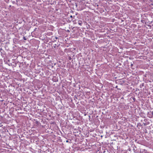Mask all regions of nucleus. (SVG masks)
<instances>
[{"label":"nucleus","mask_w":153,"mask_h":153,"mask_svg":"<svg viewBox=\"0 0 153 153\" xmlns=\"http://www.w3.org/2000/svg\"><path fill=\"white\" fill-rule=\"evenodd\" d=\"M141 122L143 123L144 126H146L149 124V122L146 119H144L143 120H142Z\"/></svg>","instance_id":"obj_1"},{"label":"nucleus","mask_w":153,"mask_h":153,"mask_svg":"<svg viewBox=\"0 0 153 153\" xmlns=\"http://www.w3.org/2000/svg\"><path fill=\"white\" fill-rule=\"evenodd\" d=\"M72 19L71 18H70V17H68L66 19V21L68 23L70 22L72 20Z\"/></svg>","instance_id":"obj_2"},{"label":"nucleus","mask_w":153,"mask_h":153,"mask_svg":"<svg viewBox=\"0 0 153 153\" xmlns=\"http://www.w3.org/2000/svg\"><path fill=\"white\" fill-rule=\"evenodd\" d=\"M18 0H11V2L13 4H17Z\"/></svg>","instance_id":"obj_3"},{"label":"nucleus","mask_w":153,"mask_h":153,"mask_svg":"<svg viewBox=\"0 0 153 153\" xmlns=\"http://www.w3.org/2000/svg\"><path fill=\"white\" fill-rule=\"evenodd\" d=\"M78 23L79 25H80V26H81L82 24V22L81 21L79 20L78 21Z\"/></svg>","instance_id":"obj_4"},{"label":"nucleus","mask_w":153,"mask_h":153,"mask_svg":"<svg viewBox=\"0 0 153 153\" xmlns=\"http://www.w3.org/2000/svg\"><path fill=\"white\" fill-rule=\"evenodd\" d=\"M144 83H142L140 85V87L141 88H142L144 86Z\"/></svg>","instance_id":"obj_5"},{"label":"nucleus","mask_w":153,"mask_h":153,"mask_svg":"<svg viewBox=\"0 0 153 153\" xmlns=\"http://www.w3.org/2000/svg\"><path fill=\"white\" fill-rule=\"evenodd\" d=\"M12 65L14 66V67H16V64L13 62V64H12Z\"/></svg>","instance_id":"obj_6"},{"label":"nucleus","mask_w":153,"mask_h":153,"mask_svg":"<svg viewBox=\"0 0 153 153\" xmlns=\"http://www.w3.org/2000/svg\"><path fill=\"white\" fill-rule=\"evenodd\" d=\"M68 59L69 60H71V58L70 56H69L68 57Z\"/></svg>","instance_id":"obj_7"},{"label":"nucleus","mask_w":153,"mask_h":153,"mask_svg":"<svg viewBox=\"0 0 153 153\" xmlns=\"http://www.w3.org/2000/svg\"><path fill=\"white\" fill-rule=\"evenodd\" d=\"M137 126H141L142 125H141V124L140 123H138L137 124Z\"/></svg>","instance_id":"obj_8"},{"label":"nucleus","mask_w":153,"mask_h":153,"mask_svg":"<svg viewBox=\"0 0 153 153\" xmlns=\"http://www.w3.org/2000/svg\"><path fill=\"white\" fill-rule=\"evenodd\" d=\"M23 39L24 40H27V39L24 36L23 37Z\"/></svg>","instance_id":"obj_9"},{"label":"nucleus","mask_w":153,"mask_h":153,"mask_svg":"<svg viewBox=\"0 0 153 153\" xmlns=\"http://www.w3.org/2000/svg\"><path fill=\"white\" fill-rule=\"evenodd\" d=\"M66 139V143H68V140H66V139Z\"/></svg>","instance_id":"obj_10"},{"label":"nucleus","mask_w":153,"mask_h":153,"mask_svg":"<svg viewBox=\"0 0 153 153\" xmlns=\"http://www.w3.org/2000/svg\"><path fill=\"white\" fill-rule=\"evenodd\" d=\"M70 17V18H71V19H72V18H73V16L72 15Z\"/></svg>","instance_id":"obj_11"},{"label":"nucleus","mask_w":153,"mask_h":153,"mask_svg":"<svg viewBox=\"0 0 153 153\" xmlns=\"http://www.w3.org/2000/svg\"><path fill=\"white\" fill-rule=\"evenodd\" d=\"M8 65L10 66L11 65H12V63H10L9 64H8Z\"/></svg>","instance_id":"obj_12"},{"label":"nucleus","mask_w":153,"mask_h":153,"mask_svg":"<svg viewBox=\"0 0 153 153\" xmlns=\"http://www.w3.org/2000/svg\"><path fill=\"white\" fill-rule=\"evenodd\" d=\"M131 67H132L133 66V64H131Z\"/></svg>","instance_id":"obj_13"},{"label":"nucleus","mask_w":153,"mask_h":153,"mask_svg":"<svg viewBox=\"0 0 153 153\" xmlns=\"http://www.w3.org/2000/svg\"><path fill=\"white\" fill-rule=\"evenodd\" d=\"M103 137V136H102V135H101V137Z\"/></svg>","instance_id":"obj_14"},{"label":"nucleus","mask_w":153,"mask_h":153,"mask_svg":"<svg viewBox=\"0 0 153 153\" xmlns=\"http://www.w3.org/2000/svg\"><path fill=\"white\" fill-rule=\"evenodd\" d=\"M133 100H134V99H135V98H133Z\"/></svg>","instance_id":"obj_15"},{"label":"nucleus","mask_w":153,"mask_h":153,"mask_svg":"<svg viewBox=\"0 0 153 153\" xmlns=\"http://www.w3.org/2000/svg\"><path fill=\"white\" fill-rule=\"evenodd\" d=\"M9 0H8V1H9ZM8 1V0H5V1Z\"/></svg>","instance_id":"obj_16"},{"label":"nucleus","mask_w":153,"mask_h":153,"mask_svg":"<svg viewBox=\"0 0 153 153\" xmlns=\"http://www.w3.org/2000/svg\"><path fill=\"white\" fill-rule=\"evenodd\" d=\"M73 22L74 23H75L74 22V21Z\"/></svg>","instance_id":"obj_17"},{"label":"nucleus","mask_w":153,"mask_h":153,"mask_svg":"<svg viewBox=\"0 0 153 153\" xmlns=\"http://www.w3.org/2000/svg\"><path fill=\"white\" fill-rule=\"evenodd\" d=\"M67 31H68V32H69V30H68Z\"/></svg>","instance_id":"obj_18"},{"label":"nucleus","mask_w":153,"mask_h":153,"mask_svg":"<svg viewBox=\"0 0 153 153\" xmlns=\"http://www.w3.org/2000/svg\"><path fill=\"white\" fill-rule=\"evenodd\" d=\"M56 39H57V37H56Z\"/></svg>","instance_id":"obj_19"},{"label":"nucleus","mask_w":153,"mask_h":153,"mask_svg":"<svg viewBox=\"0 0 153 153\" xmlns=\"http://www.w3.org/2000/svg\"><path fill=\"white\" fill-rule=\"evenodd\" d=\"M73 17H75V16H74Z\"/></svg>","instance_id":"obj_20"},{"label":"nucleus","mask_w":153,"mask_h":153,"mask_svg":"<svg viewBox=\"0 0 153 153\" xmlns=\"http://www.w3.org/2000/svg\"><path fill=\"white\" fill-rule=\"evenodd\" d=\"M152 113V114L153 115V112Z\"/></svg>","instance_id":"obj_21"},{"label":"nucleus","mask_w":153,"mask_h":153,"mask_svg":"<svg viewBox=\"0 0 153 153\" xmlns=\"http://www.w3.org/2000/svg\"><path fill=\"white\" fill-rule=\"evenodd\" d=\"M117 86L116 87V88H117Z\"/></svg>","instance_id":"obj_22"}]
</instances>
